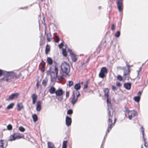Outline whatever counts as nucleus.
<instances>
[{
  "label": "nucleus",
  "mask_w": 148,
  "mask_h": 148,
  "mask_svg": "<svg viewBox=\"0 0 148 148\" xmlns=\"http://www.w3.org/2000/svg\"><path fill=\"white\" fill-rule=\"evenodd\" d=\"M104 92V95L107 97V102L108 107L107 110L108 111V114L109 119L108 121V124L106 132H107V133H108L110 130H111L112 127L114 125V124H113L114 123H112V114H111V111L112 110V108L110 101L108 99V97L109 96V90L108 88H106Z\"/></svg>",
  "instance_id": "obj_1"
},
{
  "label": "nucleus",
  "mask_w": 148,
  "mask_h": 148,
  "mask_svg": "<svg viewBox=\"0 0 148 148\" xmlns=\"http://www.w3.org/2000/svg\"><path fill=\"white\" fill-rule=\"evenodd\" d=\"M5 77L1 79L2 80L5 81L7 82H10L12 81H14L19 79L21 76V73L18 74L13 71H7Z\"/></svg>",
  "instance_id": "obj_2"
},
{
  "label": "nucleus",
  "mask_w": 148,
  "mask_h": 148,
  "mask_svg": "<svg viewBox=\"0 0 148 148\" xmlns=\"http://www.w3.org/2000/svg\"><path fill=\"white\" fill-rule=\"evenodd\" d=\"M61 73L64 77L69 76V73L70 71V66L68 63L64 62H63L61 66Z\"/></svg>",
  "instance_id": "obj_3"
},
{
  "label": "nucleus",
  "mask_w": 148,
  "mask_h": 148,
  "mask_svg": "<svg viewBox=\"0 0 148 148\" xmlns=\"http://www.w3.org/2000/svg\"><path fill=\"white\" fill-rule=\"evenodd\" d=\"M58 70L57 68L55 66L54 70L51 71L50 69L47 71V75H50L51 81L52 82H54L55 81L58 75Z\"/></svg>",
  "instance_id": "obj_4"
},
{
  "label": "nucleus",
  "mask_w": 148,
  "mask_h": 148,
  "mask_svg": "<svg viewBox=\"0 0 148 148\" xmlns=\"http://www.w3.org/2000/svg\"><path fill=\"white\" fill-rule=\"evenodd\" d=\"M108 73V70L106 67H102L99 74V77L101 78H103L105 77V74H107Z\"/></svg>",
  "instance_id": "obj_5"
},
{
  "label": "nucleus",
  "mask_w": 148,
  "mask_h": 148,
  "mask_svg": "<svg viewBox=\"0 0 148 148\" xmlns=\"http://www.w3.org/2000/svg\"><path fill=\"white\" fill-rule=\"evenodd\" d=\"M123 0H117L116 4L119 11L121 12L123 10Z\"/></svg>",
  "instance_id": "obj_6"
},
{
  "label": "nucleus",
  "mask_w": 148,
  "mask_h": 148,
  "mask_svg": "<svg viewBox=\"0 0 148 148\" xmlns=\"http://www.w3.org/2000/svg\"><path fill=\"white\" fill-rule=\"evenodd\" d=\"M19 95L18 93H14L11 95L8 98H6L7 100H11L18 98Z\"/></svg>",
  "instance_id": "obj_7"
},
{
  "label": "nucleus",
  "mask_w": 148,
  "mask_h": 148,
  "mask_svg": "<svg viewBox=\"0 0 148 148\" xmlns=\"http://www.w3.org/2000/svg\"><path fill=\"white\" fill-rule=\"evenodd\" d=\"M72 120L71 118L68 116H66V124L68 126H70Z\"/></svg>",
  "instance_id": "obj_8"
},
{
  "label": "nucleus",
  "mask_w": 148,
  "mask_h": 148,
  "mask_svg": "<svg viewBox=\"0 0 148 148\" xmlns=\"http://www.w3.org/2000/svg\"><path fill=\"white\" fill-rule=\"evenodd\" d=\"M64 92L62 89L59 88L56 91L55 93L57 97H59L62 95Z\"/></svg>",
  "instance_id": "obj_9"
},
{
  "label": "nucleus",
  "mask_w": 148,
  "mask_h": 148,
  "mask_svg": "<svg viewBox=\"0 0 148 148\" xmlns=\"http://www.w3.org/2000/svg\"><path fill=\"white\" fill-rule=\"evenodd\" d=\"M41 102L40 101L37 102L36 107V110L37 111H39L41 110Z\"/></svg>",
  "instance_id": "obj_10"
},
{
  "label": "nucleus",
  "mask_w": 148,
  "mask_h": 148,
  "mask_svg": "<svg viewBox=\"0 0 148 148\" xmlns=\"http://www.w3.org/2000/svg\"><path fill=\"white\" fill-rule=\"evenodd\" d=\"M141 128L142 130V135H143V137L144 140V146L145 147H147L148 146V143L146 142L145 139L144 138V128L142 126L141 127Z\"/></svg>",
  "instance_id": "obj_11"
},
{
  "label": "nucleus",
  "mask_w": 148,
  "mask_h": 148,
  "mask_svg": "<svg viewBox=\"0 0 148 148\" xmlns=\"http://www.w3.org/2000/svg\"><path fill=\"white\" fill-rule=\"evenodd\" d=\"M130 72V70L129 68L127 69V70L125 71L124 73V78L125 79L128 80L129 79V77L127 75Z\"/></svg>",
  "instance_id": "obj_12"
},
{
  "label": "nucleus",
  "mask_w": 148,
  "mask_h": 148,
  "mask_svg": "<svg viewBox=\"0 0 148 148\" xmlns=\"http://www.w3.org/2000/svg\"><path fill=\"white\" fill-rule=\"evenodd\" d=\"M32 104H35L37 101V95L36 94H34L32 96Z\"/></svg>",
  "instance_id": "obj_13"
},
{
  "label": "nucleus",
  "mask_w": 148,
  "mask_h": 148,
  "mask_svg": "<svg viewBox=\"0 0 148 148\" xmlns=\"http://www.w3.org/2000/svg\"><path fill=\"white\" fill-rule=\"evenodd\" d=\"M16 138V134L15 133H14L10 136V139L8 140L10 141L14 140Z\"/></svg>",
  "instance_id": "obj_14"
},
{
  "label": "nucleus",
  "mask_w": 148,
  "mask_h": 148,
  "mask_svg": "<svg viewBox=\"0 0 148 148\" xmlns=\"http://www.w3.org/2000/svg\"><path fill=\"white\" fill-rule=\"evenodd\" d=\"M131 84L130 83H126L124 84V87L127 90H130L131 88Z\"/></svg>",
  "instance_id": "obj_15"
},
{
  "label": "nucleus",
  "mask_w": 148,
  "mask_h": 148,
  "mask_svg": "<svg viewBox=\"0 0 148 148\" xmlns=\"http://www.w3.org/2000/svg\"><path fill=\"white\" fill-rule=\"evenodd\" d=\"M79 97H75L74 95L72 99L71 103L72 104H75L77 100V99Z\"/></svg>",
  "instance_id": "obj_16"
},
{
  "label": "nucleus",
  "mask_w": 148,
  "mask_h": 148,
  "mask_svg": "<svg viewBox=\"0 0 148 148\" xmlns=\"http://www.w3.org/2000/svg\"><path fill=\"white\" fill-rule=\"evenodd\" d=\"M47 40L48 42H50L51 41L52 38L51 37V34L50 33H48L47 34Z\"/></svg>",
  "instance_id": "obj_17"
},
{
  "label": "nucleus",
  "mask_w": 148,
  "mask_h": 148,
  "mask_svg": "<svg viewBox=\"0 0 148 148\" xmlns=\"http://www.w3.org/2000/svg\"><path fill=\"white\" fill-rule=\"evenodd\" d=\"M49 91L50 93L53 94L55 93L56 91L55 88L54 87L52 86L50 88Z\"/></svg>",
  "instance_id": "obj_18"
},
{
  "label": "nucleus",
  "mask_w": 148,
  "mask_h": 148,
  "mask_svg": "<svg viewBox=\"0 0 148 148\" xmlns=\"http://www.w3.org/2000/svg\"><path fill=\"white\" fill-rule=\"evenodd\" d=\"M7 72V71L0 69V77L3 75L4 76V77H5Z\"/></svg>",
  "instance_id": "obj_19"
},
{
  "label": "nucleus",
  "mask_w": 148,
  "mask_h": 148,
  "mask_svg": "<svg viewBox=\"0 0 148 148\" xmlns=\"http://www.w3.org/2000/svg\"><path fill=\"white\" fill-rule=\"evenodd\" d=\"M73 96L74 95L75 97H79L80 95V94L77 90L74 91L73 93Z\"/></svg>",
  "instance_id": "obj_20"
},
{
  "label": "nucleus",
  "mask_w": 148,
  "mask_h": 148,
  "mask_svg": "<svg viewBox=\"0 0 148 148\" xmlns=\"http://www.w3.org/2000/svg\"><path fill=\"white\" fill-rule=\"evenodd\" d=\"M15 134H16V138L20 139L22 138L24 136V135L23 134L18 133H16Z\"/></svg>",
  "instance_id": "obj_21"
},
{
  "label": "nucleus",
  "mask_w": 148,
  "mask_h": 148,
  "mask_svg": "<svg viewBox=\"0 0 148 148\" xmlns=\"http://www.w3.org/2000/svg\"><path fill=\"white\" fill-rule=\"evenodd\" d=\"M17 107V110L18 111H20L23 107L22 104L21 103H18Z\"/></svg>",
  "instance_id": "obj_22"
},
{
  "label": "nucleus",
  "mask_w": 148,
  "mask_h": 148,
  "mask_svg": "<svg viewBox=\"0 0 148 148\" xmlns=\"http://www.w3.org/2000/svg\"><path fill=\"white\" fill-rule=\"evenodd\" d=\"M53 39L56 42H58L60 40V38L58 36L56 35H55V34H53Z\"/></svg>",
  "instance_id": "obj_23"
},
{
  "label": "nucleus",
  "mask_w": 148,
  "mask_h": 148,
  "mask_svg": "<svg viewBox=\"0 0 148 148\" xmlns=\"http://www.w3.org/2000/svg\"><path fill=\"white\" fill-rule=\"evenodd\" d=\"M71 56L73 62H75L77 60V59L76 58L75 55L74 53L71 55Z\"/></svg>",
  "instance_id": "obj_24"
},
{
  "label": "nucleus",
  "mask_w": 148,
  "mask_h": 148,
  "mask_svg": "<svg viewBox=\"0 0 148 148\" xmlns=\"http://www.w3.org/2000/svg\"><path fill=\"white\" fill-rule=\"evenodd\" d=\"M48 81V79L47 77H45L42 81V84L44 86H45L47 84Z\"/></svg>",
  "instance_id": "obj_25"
},
{
  "label": "nucleus",
  "mask_w": 148,
  "mask_h": 148,
  "mask_svg": "<svg viewBox=\"0 0 148 148\" xmlns=\"http://www.w3.org/2000/svg\"><path fill=\"white\" fill-rule=\"evenodd\" d=\"M47 62L48 64L49 65H51L53 61L51 58L50 57H48L47 59Z\"/></svg>",
  "instance_id": "obj_26"
},
{
  "label": "nucleus",
  "mask_w": 148,
  "mask_h": 148,
  "mask_svg": "<svg viewBox=\"0 0 148 148\" xmlns=\"http://www.w3.org/2000/svg\"><path fill=\"white\" fill-rule=\"evenodd\" d=\"M81 88V86L79 84H76L74 86V88L76 90H78L80 89Z\"/></svg>",
  "instance_id": "obj_27"
},
{
  "label": "nucleus",
  "mask_w": 148,
  "mask_h": 148,
  "mask_svg": "<svg viewBox=\"0 0 148 148\" xmlns=\"http://www.w3.org/2000/svg\"><path fill=\"white\" fill-rule=\"evenodd\" d=\"M130 113L132 116L134 117L136 115L137 112L136 110H132L130 111Z\"/></svg>",
  "instance_id": "obj_28"
},
{
  "label": "nucleus",
  "mask_w": 148,
  "mask_h": 148,
  "mask_svg": "<svg viewBox=\"0 0 148 148\" xmlns=\"http://www.w3.org/2000/svg\"><path fill=\"white\" fill-rule=\"evenodd\" d=\"M14 104V103H11L6 108V109L7 110H9L12 108Z\"/></svg>",
  "instance_id": "obj_29"
},
{
  "label": "nucleus",
  "mask_w": 148,
  "mask_h": 148,
  "mask_svg": "<svg viewBox=\"0 0 148 148\" xmlns=\"http://www.w3.org/2000/svg\"><path fill=\"white\" fill-rule=\"evenodd\" d=\"M50 51V46L47 45L45 47V53L46 54H47Z\"/></svg>",
  "instance_id": "obj_30"
},
{
  "label": "nucleus",
  "mask_w": 148,
  "mask_h": 148,
  "mask_svg": "<svg viewBox=\"0 0 148 148\" xmlns=\"http://www.w3.org/2000/svg\"><path fill=\"white\" fill-rule=\"evenodd\" d=\"M32 118L33 121L34 122H36L38 120V117L37 115L36 114H34L32 115Z\"/></svg>",
  "instance_id": "obj_31"
},
{
  "label": "nucleus",
  "mask_w": 148,
  "mask_h": 148,
  "mask_svg": "<svg viewBox=\"0 0 148 148\" xmlns=\"http://www.w3.org/2000/svg\"><path fill=\"white\" fill-rule=\"evenodd\" d=\"M134 99L136 102H138L140 99V97L138 96L135 97L134 98Z\"/></svg>",
  "instance_id": "obj_32"
},
{
  "label": "nucleus",
  "mask_w": 148,
  "mask_h": 148,
  "mask_svg": "<svg viewBox=\"0 0 148 148\" xmlns=\"http://www.w3.org/2000/svg\"><path fill=\"white\" fill-rule=\"evenodd\" d=\"M48 148H53L54 147V145L51 142H48L47 143Z\"/></svg>",
  "instance_id": "obj_33"
},
{
  "label": "nucleus",
  "mask_w": 148,
  "mask_h": 148,
  "mask_svg": "<svg viewBox=\"0 0 148 148\" xmlns=\"http://www.w3.org/2000/svg\"><path fill=\"white\" fill-rule=\"evenodd\" d=\"M3 144L4 140H0V148H4Z\"/></svg>",
  "instance_id": "obj_34"
},
{
  "label": "nucleus",
  "mask_w": 148,
  "mask_h": 148,
  "mask_svg": "<svg viewBox=\"0 0 148 148\" xmlns=\"http://www.w3.org/2000/svg\"><path fill=\"white\" fill-rule=\"evenodd\" d=\"M67 141H64L63 142L62 148H66Z\"/></svg>",
  "instance_id": "obj_35"
},
{
  "label": "nucleus",
  "mask_w": 148,
  "mask_h": 148,
  "mask_svg": "<svg viewBox=\"0 0 148 148\" xmlns=\"http://www.w3.org/2000/svg\"><path fill=\"white\" fill-rule=\"evenodd\" d=\"M120 32L119 31H117L114 34V36L116 38H118L120 36Z\"/></svg>",
  "instance_id": "obj_36"
},
{
  "label": "nucleus",
  "mask_w": 148,
  "mask_h": 148,
  "mask_svg": "<svg viewBox=\"0 0 148 148\" xmlns=\"http://www.w3.org/2000/svg\"><path fill=\"white\" fill-rule=\"evenodd\" d=\"M62 54L64 56L66 57L67 56V53L65 49H62Z\"/></svg>",
  "instance_id": "obj_37"
},
{
  "label": "nucleus",
  "mask_w": 148,
  "mask_h": 148,
  "mask_svg": "<svg viewBox=\"0 0 148 148\" xmlns=\"http://www.w3.org/2000/svg\"><path fill=\"white\" fill-rule=\"evenodd\" d=\"M68 83L67 84V85L69 87H71L73 85V81H69L68 82Z\"/></svg>",
  "instance_id": "obj_38"
},
{
  "label": "nucleus",
  "mask_w": 148,
  "mask_h": 148,
  "mask_svg": "<svg viewBox=\"0 0 148 148\" xmlns=\"http://www.w3.org/2000/svg\"><path fill=\"white\" fill-rule=\"evenodd\" d=\"M108 133H107V132H106V135L104 137V139L103 140V142H102V144H101V146L102 145H103L104 143H105V139L106 138V136H107V134Z\"/></svg>",
  "instance_id": "obj_39"
},
{
  "label": "nucleus",
  "mask_w": 148,
  "mask_h": 148,
  "mask_svg": "<svg viewBox=\"0 0 148 148\" xmlns=\"http://www.w3.org/2000/svg\"><path fill=\"white\" fill-rule=\"evenodd\" d=\"M45 63L43 61H42V62L40 63V67H45Z\"/></svg>",
  "instance_id": "obj_40"
},
{
  "label": "nucleus",
  "mask_w": 148,
  "mask_h": 148,
  "mask_svg": "<svg viewBox=\"0 0 148 148\" xmlns=\"http://www.w3.org/2000/svg\"><path fill=\"white\" fill-rule=\"evenodd\" d=\"M88 83V81H87L86 82V83L84 84V89L87 88Z\"/></svg>",
  "instance_id": "obj_41"
},
{
  "label": "nucleus",
  "mask_w": 148,
  "mask_h": 148,
  "mask_svg": "<svg viewBox=\"0 0 148 148\" xmlns=\"http://www.w3.org/2000/svg\"><path fill=\"white\" fill-rule=\"evenodd\" d=\"M19 130L22 132H24L25 130V129L22 126L20 127L19 128Z\"/></svg>",
  "instance_id": "obj_42"
},
{
  "label": "nucleus",
  "mask_w": 148,
  "mask_h": 148,
  "mask_svg": "<svg viewBox=\"0 0 148 148\" xmlns=\"http://www.w3.org/2000/svg\"><path fill=\"white\" fill-rule=\"evenodd\" d=\"M73 113V110L71 109L68 110L67 112V114H71Z\"/></svg>",
  "instance_id": "obj_43"
},
{
  "label": "nucleus",
  "mask_w": 148,
  "mask_h": 148,
  "mask_svg": "<svg viewBox=\"0 0 148 148\" xmlns=\"http://www.w3.org/2000/svg\"><path fill=\"white\" fill-rule=\"evenodd\" d=\"M7 128L8 130H10L12 129V126L10 124H9L7 126Z\"/></svg>",
  "instance_id": "obj_44"
},
{
  "label": "nucleus",
  "mask_w": 148,
  "mask_h": 148,
  "mask_svg": "<svg viewBox=\"0 0 148 148\" xmlns=\"http://www.w3.org/2000/svg\"><path fill=\"white\" fill-rule=\"evenodd\" d=\"M125 112L127 113L128 114H129L130 113V111L127 108H125Z\"/></svg>",
  "instance_id": "obj_45"
},
{
  "label": "nucleus",
  "mask_w": 148,
  "mask_h": 148,
  "mask_svg": "<svg viewBox=\"0 0 148 148\" xmlns=\"http://www.w3.org/2000/svg\"><path fill=\"white\" fill-rule=\"evenodd\" d=\"M117 79L119 81L122 80V77L120 75H118L117 77Z\"/></svg>",
  "instance_id": "obj_46"
},
{
  "label": "nucleus",
  "mask_w": 148,
  "mask_h": 148,
  "mask_svg": "<svg viewBox=\"0 0 148 148\" xmlns=\"http://www.w3.org/2000/svg\"><path fill=\"white\" fill-rule=\"evenodd\" d=\"M40 69L42 72L43 73L44 71L45 70V67H40Z\"/></svg>",
  "instance_id": "obj_47"
},
{
  "label": "nucleus",
  "mask_w": 148,
  "mask_h": 148,
  "mask_svg": "<svg viewBox=\"0 0 148 148\" xmlns=\"http://www.w3.org/2000/svg\"><path fill=\"white\" fill-rule=\"evenodd\" d=\"M63 76L62 75V76H60L58 77V79L59 80H62L63 79Z\"/></svg>",
  "instance_id": "obj_48"
},
{
  "label": "nucleus",
  "mask_w": 148,
  "mask_h": 148,
  "mask_svg": "<svg viewBox=\"0 0 148 148\" xmlns=\"http://www.w3.org/2000/svg\"><path fill=\"white\" fill-rule=\"evenodd\" d=\"M63 46V44L62 42L60 43L58 47L60 48H62Z\"/></svg>",
  "instance_id": "obj_49"
},
{
  "label": "nucleus",
  "mask_w": 148,
  "mask_h": 148,
  "mask_svg": "<svg viewBox=\"0 0 148 148\" xmlns=\"http://www.w3.org/2000/svg\"><path fill=\"white\" fill-rule=\"evenodd\" d=\"M68 51L70 53L71 55L74 53H73L72 51V50L71 49H68Z\"/></svg>",
  "instance_id": "obj_50"
},
{
  "label": "nucleus",
  "mask_w": 148,
  "mask_h": 148,
  "mask_svg": "<svg viewBox=\"0 0 148 148\" xmlns=\"http://www.w3.org/2000/svg\"><path fill=\"white\" fill-rule=\"evenodd\" d=\"M69 92L68 91H66V98H68L69 97Z\"/></svg>",
  "instance_id": "obj_51"
},
{
  "label": "nucleus",
  "mask_w": 148,
  "mask_h": 148,
  "mask_svg": "<svg viewBox=\"0 0 148 148\" xmlns=\"http://www.w3.org/2000/svg\"><path fill=\"white\" fill-rule=\"evenodd\" d=\"M142 92V91H139L137 93L138 96L140 97V96L141 95Z\"/></svg>",
  "instance_id": "obj_52"
},
{
  "label": "nucleus",
  "mask_w": 148,
  "mask_h": 148,
  "mask_svg": "<svg viewBox=\"0 0 148 148\" xmlns=\"http://www.w3.org/2000/svg\"><path fill=\"white\" fill-rule=\"evenodd\" d=\"M116 86H121L122 85V84L119 82H118L116 83Z\"/></svg>",
  "instance_id": "obj_53"
},
{
  "label": "nucleus",
  "mask_w": 148,
  "mask_h": 148,
  "mask_svg": "<svg viewBox=\"0 0 148 148\" xmlns=\"http://www.w3.org/2000/svg\"><path fill=\"white\" fill-rule=\"evenodd\" d=\"M56 98L59 101H62V98L60 97H57Z\"/></svg>",
  "instance_id": "obj_54"
},
{
  "label": "nucleus",
  "mask_w": 148,
  "mask_h": 148,
  "mask_svg": "<svg viewBox=\"0 0 148 148\" xmlns=\"http://www.w3.org/2000/svg\"><path fill=\"white\" fill-rule=\"evenodd\" d=\"M39 85H40V84H39V82L38 81L37 83H36V86H37V88H38L39 87Z\"/></svg>",
  "instance_id": "obj_55"
},
{
  "label": "nucleus",
  "mask_w": 148,
  "mask_h": 148,
  "mask_svg": "<svg viewBox=\"0 0 148 148\" xmlns=\"http://www.w3.org/2000/svg\"><path fill=\"white\" fill-rule=\"evenodd\" d=\"M114 24H112L111 26V29L113 30L114 29Z\"/></svg>",
  "instance_id": "obj_56"
},
{
  "label": "nucleus",
  "mask_w": 148,
  "mask_h": 148,
  "mask_svg": "<svg viewBox=\"0 0 148 148\" xmlns=\"http://www.w3.org/2000/svg\"><path fill=\"white\" fill-rule=\"evenodd\" d=\"M112 87L113 90H114L116 89V87L115 86H112Z\"/></svg>",
  "instance_id": "obj_57"
},
{
  "label": "nucleus",
  "mask_w": 148,
  "mask_h": 148,
  "mask_svg": "<svg viewBox=\"0 0 148 148\" xmlns=\"http://www.w3.org/2000/svg\"><path fill=\"white\" fill-rule=\"evenodd\" d=\"M132 117L133 116H132V115H129L128 116V118L129 119L131 120L132 119Z\"/></svg>",
  "instance_id": "obj_58"
},
{
  "label": "nucleus",
  "mask_w": 148,
  "mask_h": 148,
  "mask_svg": "<svg viewBox=\"0 0 148 148\" xmlns=\"http://www.w3.org/2000/svg\"><path fill=\"white\" fill-rule=\"evenodd\" d=\"M90 60V58H88L87 60H86V63H88V62L89 60Z\"/></svg>",
  "instance_id": "obj_59"
},
{
  "label": "nucleus",
  "mask_w": 148,
  "mask_h": 148,
  "mask_svg": "<svg viewBox=\"0 0 148 148\" xmlns=\"http://www.w3.org/2000/svg\"><path fill=\"white\" fill-rule=\"evenodd\" d=\"M141 69H142V68L141 67H140V68H139V71H138V73H139V72H140L141 71Z\"/></svg>",
  "instance_id": "obj_60"
},
{
  "label": "nucleus",
  "mask_w": 148,
  "mask_h": 148,
  "mask_svg": "<svg viewBox=\"0 0 148 148\" xmlns=\"http://www.w3.org/2000/svg\"><path fill=\"white\" fill-rule=\"evenodd\" d=\"M27 8V6H26V7H25L24 8H21V9H24V8Z\"/></svg>",
  "instance_id": "obj_61"
},
{
  "label": "nucleus",
  "mask_w": 148,
  "mask_h": 148,
  "mask_svg": "<svg viewBox=\"0 0 148 148\" xmlns=\"http://www.w3.org/2000/svg\"><path fill=\"white\" fill-rule=\"evenodd\" d=\"M116 119H115L114 120V121L113 123H114L113 124H114V125L115 124V122H116Z\"/></svg>",
  "instance_id": "obj_62"
},
{
  "label": "nucleus",
  "mask_w": 148,
  "mask_h": 148,
  "mask_svg": "<svg viewBox=\"0 0 148 148\" xmlns=\"http://www.w3.org/2000/svg\"><path fill=\"white\" fill-rule=\"evenodd\" d=\"M127 65L128 67V69L129 68V69H130V66L129 65H127Z\"/></svg>",
  "instance_id": "obj_63"
},
{
  "label": "nucleus",
  "mask_w": 148,
  "mask_h": 148,
  "mask_svg": "<svg viewBox=\"0 0 148 148\" xmlns=\"http://www.w3.org/2000/svg\"><path fill=\"white\" fill-rule=\"evenodd\" d=\"M101 8V6H100L99 7H98V8H99V9H100Z\"/></svg>",
  "instance_id": "obj_64"
}]
</instances>
